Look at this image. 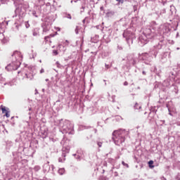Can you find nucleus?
<instances>
[{
    "label": "nucleus",
    "instance_id": "f257e3e1",
    "mask_svg": "<svg viewBox=\"0 0 180 180\" xmlns=\"http://www.w3.org/2000/svg\"><path fill=\"white\" fill-rule=\"evenodd\" d=\"M129 132L124 129L114 131L112 133V140L116 146H120L124 143V136H127Z\"/></svg>",
    "mask_w": 180,
    "mask_h": 180
},
{
    "label": "nucleus",
    "instance_id": "f03ea898",
    "mask_svg": "<svg viewBox=\"0 0 180 180\" xmlns=\"http://www.w3.org/2000/svg\"><path fill=\"white\" fill-rule=\"evenodd\" d=\"M13 57H15V60L13 61L11 63L8 65L6 67L7 71H15L19 68V66L21 64L22 61V54L19 51H15L12 55Z\"/></svg>",
    "mask_w": 180,
    "mask_h": 180
},
{
    "label": "nucleus",
    "instance_id": "7ed1b4c3",
    "mask_svg": "<svg viewBox=\"0 0 180 180\" xmlns=\"http://www.w3.org/2000/svg\"><path fill=\"white\" fill-rule=\"evenodd\" d=\"M60 131L63 134H72V130H74V125L71 124L69 120H60L59 122Z\"/></svg>",
    "mask_w": 180,
    "mask_h": 180
},
{
    "label": "nucleus",
    "instance_id": "20e7f679",
    "mask_svg": "<svg viewBox=\"0 0 180 180\" xmlns=\"http://www.w3.org/2000/svg\"><path fill=\"white\" fill-rule=\"evenodd\" d=\"M144 34H146L145 37H139V41L143 44H147V39H151V37L154 36V34L151 32L150 29H146L145 30ZM144 37H146L147 39H145Z\"/></svg>",
    "mask_w": 180,
    "mask_h": 180
},
{
    "label": "nucleus",
    "instance_id": "39448f33",
    "mask_svg": "<svg viewBox=\"0 0 180 180\" xmlns=\"http://www.w3.org/2000/svg\"><path fill=\"white\" fill-rule=\"evenodd\" d=\"M134 37V35L130 31L126 30L123 33V37H124V39H126L127 43H129V41H130V40H131V41H133L131 39H133Z\"/></svg>",
    "mask_w": 180,
    "mask_h": 180
},
{
    "label": "nucleus",
    "instance_id": "423d86ee",
    "mask_svg": "<svg viewBox=\"0 0 180 180\" xmlns=\"http://www.w3.org/2000/svg\"><path fill=\"white\" fill-rule=\"evenodd\" d=\"M50 171V165L49 164H45L44 165V172H49Z\"/></svg>",
    "mask_w": 180,
    "mask_h": 180
},
{
    "label": "nucleus",
    "instance_id": "0eeeda50",
    "mask_svg": "<svg viewBox=\"0 0 180 180\" xmlns=\"http://www.w3.org/2000/svg\"><path fill=\"white\" fill-rule=\"evenodd\" d=\"M58 172L59 175H64V174H65V169L60 168L58 169Z\"/></svg>",
    "mask_w": 180,
    "mask_h": 180
},
{
    "label": "nucleus",
    "instance_id": "6e6552de",
    "mask_svg": "<svg viewBox=\"0 0 180 180\" xmlns=\"http://www.w3.org/2000/svg\"><path fill=\"white\" fill-rule=\"evenodd\" d=\"M26 78H27L28 79H30V81H32V79H33L34 76L32 74H25Z\"/></svg>",
    "mask_w": 180,
    "mask_h": 180
},
{
    "label": "nucleus",
    "instance_id": "1a4fd4ad",
    "mask_svg": "<svg viewBox=\"0 0 180 180\" xmlns=\"http://www.w3.org/2000/svg\"><path fill=\"white\" fill-rule=\"evenodd\" d=\"M0 84H3L4 85H6V83H5V79L2 77L1 75H0Z\"/></svg>",
    "mask_w": 180,
    "mask_h": 180
},
{
    "label": "nucleus",
    "instance_id": "9d476101",
    "mask_svg": "<svg viewBox=\"0 0 180 180\" xmlns=\"http://www.w3.org/2000/svg\"><path fill=\"white\" fill-rule=\"evenodd\" d=\"M148 164H149V167L150 168H154V165H153L154 164V161L150 160V161L148 162Z\"/></svg>",
    "mask_w": 180,
    "mask_h": 180
},
{
    "label": "nucleus",
    "instance_id": "9b49d317",
    "mask_svg": "<svg viewBox=\"0 0 180 180\" xmlns=\"http://www.w3.org/2000/svg\"><path fill=\"white\" fill-rule=\"evenodd\" d=\"M58 49H59V50H60V51H64L65 50V48L64 46H63V45H61V44L58 45Z\"/></svg>",
    "mask_w": 180,
    "mask_h": 180
},
{
    "label": "nucleus",
    "instance_id": "f8f14e48",
    "mask_svg": "<svg viewBox=\"0 0 180 180\" xmlns=\"http://www.w3.org/2000/svg\"><path fill=\"white\" fill-rule=\"evenodd\" d=\"M135 109H141V105L139 103H136L134 105Z\"/></svg>",
    "mask_w": 180,
    "mask_h": 180
},
{
    "label": "nucleus",
    "instance_id": "ddd939ff",
    "mask_svg": "<svg viewBox=\"0 0 180 180\" xmlns=\"http://www.w3.org/2000/svg\"><path fill=\"white\" fill-rule=\"evenodd\" d=\"M62 151H65V153H69L70 152V148L63 147V149H62Z\"/></svg>",
    "mask_w": 180,
    "mask_h": 180
},
{
    "label": "nucleus",
    "instance_id": "4468645a",
    "mask_svg": "<svg viewBox=\"0 0 180 180\" xmlns=\"http://www.w3.org/2000/svg\"><path fill=\"white\" fill-rule=\"evenodd\" d=\"M122 165H124V167H126L127 168H129V165L125 163L124 161H122Z\"/></svg>",
    "mask_w": 180,
    "mask_h": 180
},
{
    "label": "nucleus",
    "instance_id": "2eb2a0df",
    "mask_svg": "<svg viewBox=\"0 0 180 180\" xmlns=\"http://www.w3.org/2000/svg\"><path fill=\"white\" fill-rule=\"evenodd\" d=\"M1 4H8L9 2V0H1Z\"/></svg>",
    "mask_w": 180,
    "mask_h": 180
},
{
    "label": "nucleus",
    "instance_id": "dca6fc26",
    "mask_svg": "<svg viewBox=\"0 0 180 180\" xmlns=\"http://www.w3.org/2000/svg\"><path fill=\"white\" fill-rule=\"evenodd\" d=\"M78 30H79V27H76V29L75 30L76 34H78Z\"/></svg>",
    "mask_w": 180,
    "mask_h": 180
},
{
    "label": "nucleus",
    "instance_id": "f3484780",
    "mask_svg": "<svg viewBox=\"0 0 180 180\" xmlns=\"http://www.w3.org/2000/svg\"><path fill=\"white\" fill-rule=\"evenodd\" d=\"M50 30V27H44V32H49Z\"/></svg>",
    "mask_w": 180,
    "mask_h": 180
},
{
    "label": "nucleus",
    "instance_id": "a211bd4d",
    "mask_svg": "<svg viewBox=\"0 0 180 180\" xmlns=\"http://www.w3.org/2000/svg\"><path fill=\"white\" fill-rule=\"evenodd\" d=\"M34 169H35V171H39V170L40 169V167L36 166V167H34Z\"/></svg>",
    "mask_w": 180,
    "mask_h": 180
},
{
    "label": "nucleus",
    "instance_id": "6ab92c4d",
    "mask_svg": "<svg viewBox=\"0 0 180 180\" xmlns=\"http://www.w3.org/2000/svg\"><path fill=\"white\" fill-rule=\"evenodd\" d=\"M33 16H35V18H37V15H36V11H32Z\"/></svg>",
    "mask_w": 180,
    "mask_h": 180
},
{
    "label": "nucleus",
    "instance_id": "aec40b11",
    "mask_svg": "<svg viewBox=\"0 0 180 180\" xmlns=\"http://www.w3.org/2000/svg\"><path fill=\"white\" fill-rule=\"evenodd\" d=\"M53 53L54 56H57V54H58V52H57V51H56V50H54L53 51Z\"/></svg>",
    "mask_w": 180,
    "mask_h": 180
},
{
    "label": "nucleus",
    "instance_id": "412c9836",
    "mask_svg": "<svg viewBox=\"0 0 180 180\" xmlns=\"http://www.w3.org/2000/svg\"><path fill=\"white\" fill-rule=\"evenodd\" d=\"M1 110L3 113H5V112H6V109L5 108H2Z\"/></svg>",
    "mask_w": 180,
    "mask_h": 180
},
{
    "label": "nucleus",
    "instance_id": "4be33fe9",
    "mask_svg": "<svg viewBox=\"0 0 180 180\" xmlns=\"http://www.w3.org/2000/svg\"><path fill=\"white\" fill-rule=\"evenodd\" d=\"M0 39H4V34L0 32Z\"/></svg>",
    "mask_w": 180,
    "mask_h": 180
},
{
    "label": "nucleus",
    "instance_id": "5701e85b",
    "mask_svg": "<svg viewBox=\"0 0 180 180\" xmlns=\"http://www.w3.org/2000/svg\"><path fill=\"white\" fill-rule=\"evenodd\" d=\"M6 117H9V116H11V115H9V112H6Z\"/></svg>",
    "mask_w": 180,
    "mask_h": 180
},
{
    "label": "nucleus",
    "instance_id": "b1692460",
    "mask_svg": "<svg viewBox=\"0 0 180 180\" xmlns=\"http://www.w3.org/2000/svg\"><path fill=\"white\" fill-rule=\"evenodd\" d=\"M98 147H102V143L101 142H98Z\"/></svg>",
    "mask_w": 180,
    "mask_h": 180
},
{
    "label": "nucleus",
    "instance_id": "393cba45",
    "mask_svg": "<svg viewBox=\"0 0 180 180\" xmlns=\"http://www.w3.org/2000/svg\"><path fill=\"white\" fill-rule=\"evenodd\" d=\"M124 85L125 86H127V85H129V83H128L127 82H124Z\"/></svg>",
    "mask_w": 180,
    "mask_h": 180
},
{
    "label": "nucleus",
    "instance_id": "a878e982",
    "mask_svg": "<svg viewBox=\"0 0 180 180\" xmlns=\"http://www.w3.org/2000/svg\"><path fill=\"white\" fill-rule=\"evenodd\" d=\"M67 18H68V19H71V15H70V14L68 15H67Z\"/></svg>",
    "mask_w": 180,
    "mask_h": 180
},
{
    "label": "nucleus",
    "instance_id": "bb28decb",
    "mask_svg": "<svg viewBox=\"0 0 180 180\" xmlns=\"http://www.w3.org/2000/svg\"><path fill=\"white\" fill-rule=\"evenodd\" d=\"M43 72H44V69H41V70H40V73H41V74H43Z\"/></svg>",
    "mask_w": 180,
    "mask_h": 180
},
{
    "label": "nucleus",
    "instance_id": "cd10ccee",
    "mask_svg": "<svg viewBox=\"0 0 180 180\" xmlns=\"http://www.w3.org/2000/svg\"><path fill=\"white\" fill-rule=\"evenodd\" d=\"M59 162H63V160L60 159V158L58 159Z\"/></svg>",
    "mask_w": 180,
    "mask_h": 180
},
{
    "label": "nucleus",
    "instance_id": "c85d7f7f",
    "mask_svg": "<svg viewBox=\"0 0 180 180\" xmlns=\"http://www.w3.org/2000/svg\"><path fill=\"white\" fill-rule=\"evenodd\" d=\"M161 180H167V179L165 177H161Z\"/></svg>",
    "mask_w": 180,
    "mask_h": 180
},
{
    "label": "nucleus",
    "instance_id": "c756f323",
    "mask_svg": "<svg viewBox=\"0 0 180 180\" xmlns=\"http://www.w3.org/2000/svg\"><path fill=\"white\" fill-rule=\"evenodd\" d=\"M49 37H45V40H47V39H49Z\"/></svg>",
    "mask_w": 180,
    "mask_h": 180
},
{
    "label": "nucleus",
    "instance_id": "7c9ffc66",
    "mask_svg": "<svg viewBox=\"0 0 180 180\" xmlns=\"http://www.w3.org/2000/svg\"><path fill=\"white\" fill-rule=\"evenodd\" d=\"M60 143H61V144H63V146H65L64 141H62Z\"/></svg>",
    "mask_w": 180,
    "mask_h": 180
},
{
    "label": "nucleus",
    "instance_id": "2f4dec72",
    "mask_svg": "<svg viewBox=\"0 0 180 180\" xmlns=\"http://www.w3.org/2000/svg\"><path fill=\"white\" fill-rule=\"evenodd\" d=\"M177 126H180V122H177Z\"/></svg>",
    "mask_w": 180,
    "mask_h": 180
},
{
    "label": "nucleus",
    "instance_id": "473e14b6",
    "mask_svg": "<svg viewBox=\"0 0 180 180\" xmlns=\"http://www.w3.org/2000/svg\"><path fill=\"white\" fill-rule=\"evenodd\" d=\"M115 1H117V2H120L121 0H115Z\"/></svg>",
    "mask_w": 180,
    "mask_h": 180
},
{
    "label": "nucleus",
    "instance_id": "72a5a7b5",
    "mask_svg": "<svg viewBox=\"0 0 180 180\" xmlns=\"http://www.w3.org/2000/svg\"><path fill=\"white\" fill-rule=\"evenodd\" d=\"M63 157H65V153H63Z\"/></svg>",
    "mask_w": 180,
    "mask_h": 180
},
{
    "label": "nucleus",
    "instance_id": "f704fd0d",
    "mask_svg": "<svg viewBox=\"0 0 180 180\" xmlns=\"http://www.w3.org/2000/svg\"><path fill=\"white\" fill-rule=\"evenodd\" d=\"M143 75H146V72L143 71Z\"/></svg>",
    "mask_w": 180,
    "mask_h": 180
},
{
    "label": "nucleus",
    "instance_id": "c9c22d12",
    "mask_svg": "<svg viewBox=\"0 0 180 180\" xmlns=\"http://www.w3.org/2000/svg\"><path fill=\"white\" fill-rule=\"evenodd\" d=\"M83 23H85V20H83Z\"/></svg>",
    "mask_w": 180,
    "mask_h": 180
},
{
    "label": "nucleus",
    "instance_id": "e433bc0d",
    "mask_svg": "<svg viewBox=\"0 0 180 180\" xmlns=\"http://www.w3.org/2000/svg\"><path fill=\"white\" fill-rule=\"evenodd\" d=\"M29 110H32V108H30L29 109Z\"/></svg>",
    "mask_w": 180,
    "mask_h": 180
},
{
    "label": "nucleus",
    "instance_id": "4c0bfd02",
    "mask_svg": "<svg viewBox=\"0 0 180 180\" xmlns=\"http://www.w3.org/2000/svg\"><path fill=\"white\" fill-rule=\"evenodd\" d=\"M170 116H172V114L169 113Z\"/></svg>",
    "mask_w": 180,
    "mask_h": 180
},
{
    "label": "nucleus",
    "instance_id": "58836bf2",
    "mask_svg": "<svg viewBox=\"0 0 180 180\" xmlns=\"http://www.w3.org/2000/svg\"><path fill=\"white\" fill-rule=\"evenodd\" d=\"M46 81H49V79H46Z\"/></svg>",
    "mask_w": 180,
    "mask_h": 180
},
{
    "label": "nucleus",
    "instance_id": "ea45409f",
    "mask_svg": "<svg viewBox=\"0 0 180 180\" xmlns=\"http://www.w3.org/2000/svg\"><path fill=\"white\" fill-rule=\"evenodd\" d=\"M82 9H84V7H82Z\"/></svg>",
    "mask_w": 180,
    "mask_h": 180
}]
</instances>
